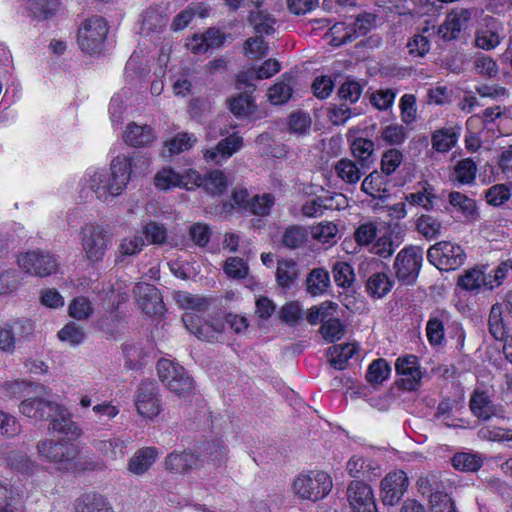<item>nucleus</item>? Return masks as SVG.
Returning <instances> with one entry per match:
<instances>
[{
  "label": "nucleus",
  "mask_w": 512,
  "mask_h": 512,
  "mask_svg": "<svg viewBox=\"0 0 512 512\" xmlns=\"http://www.w3.org/2000/svg\"><path fill=\"white\" fill-rule=\"evenodd\" d=\"M126 165L123 157H115L109 170L88 171L84 177V185L101 201L113 199L122 194L130 181Z\"/></svg>",
  "instance_id": "1"
},
{
  "label": "nucleus",
  "mask_w": 512,
  "mask_h": 512,
  "mask_svg": "<svg viewBox=\"0 0 512 512\" xmlns=\"http://www.w3.org/2000/svg\"><path fill=\"white\" fill-rule=\"evenodd\" d=\"M423 249L410 245L401 249L395 257L393 270L401 285H414L423 263Z\"/></svg>",
  "instance_id": "2"
},
{
  "label": "nucleus",
  "mask_w": 512,
  "mask_h": 512,
  "mask_svg": "<svg viewBox=\"0 0 512 512\" xmlns=\"http://www.w3.org/2000/svg\"><path fill=\"white\" fill-rule=\"evenodd\" d=\"M294 491L302 499L317 501L332 489V479L324 471H310L300 474L294 481Z\"/></svg>",
  "instance_id": "3"
},
{
  "label": "nucleus",
  "mask_w": 512,
  "mask_h": 512,
  "mask_svg": "<svg viewBox=\"0 0 512 512\" xmlns=\"http://www.w3.org/2000/svg\"><path fill=\"white\" fill-rule=\"evenodd\" d=\"M108 34V25L101 16L87 19L78 30V44L81 50L94 55L102 51L104 41Z\"/></svg>",
  "instance_id": "4"
},
{
  "label": "nucleus",
  "mask_w": 512,
  "mask_h": 512,
  "mask_svg": "<svg viewBox=\"0 0 512 512\" xmlns=\"http://www.w3.org/2000/svg\"><path fill=\"white\" fill-rule=\"evenodd\" d=\"M81 244L85 258L90 263L101 262L107 250L111 247V235L103 227L89 225L82 228Z\"/></svg>",
  "instance_id": "5"
},
{
  "label": "nucleus",
  "mask_w": 512,
  "mask_h": 512,
  "mask_svg": "<svg viewBox=\"0 0 512 512\" xmlns=\"http://www.w3.org/2000/svg\"><path fill=\"white\" fill-rule=\"evenodd\" d=\"M157 372L162 383L173 393L183 396L193 389V380L187 371L179 364L168 359H160Z\"/></svg>",
  "instance_id": "6"
},
{
  "label": "nucleus",
  "mask_w": 512,
  "mask_h": 512,
  "mask_svg": "<svg viewBox=\"0 0 512 512\" xmlns=\"http://www.w3.org/2000/svg\"><path fill=\"white\" fill-rule=\"evenodd\" d=\"M37 451L46 461L57 464L60 470L74 468V460L79 454V449L75 444L63 441L54 442L52 440L39 441Z\"/></svg>",
  "instance_id": "7"
},
{
  "label": "nucleus",
  "mask_w": 512,
  "mask_h": 512,
  "mask_svg": "<svg viewBox=\"0 0 512 512\" xmlns=\"http://www.w3.org/2000/svg\"><path fill=\"white\" fill-rule=\"evenodd\" d=\"M427 259L439 270L451 271L464 264L466 255L461 246L441 241L428 249Z\"/></svg>",
  "instance_id": "8"
},
{
  "label": "nucleus",
  "mask_w": 512,
  "mask_h": 512,
  "mask_svg": "<svg viewBox=\"0 0 512 512\" xmlns=\"http://www.w3.org/2000/svg\"><path fill=\"white\" fill-rule=\"evenodd\" d=\"M17 263L22 271L38 277L49 276L56 273L58 269V261L55 256L43 250L22 253L18 256Z\"/></svg>",
  "instance_id": "9"
},
{
  "label": "nucleus",
  "mask_w": 512,
  "mask_h": 512,
  "mask_svg": "<svg viewBox=\"0 0 512 512\" xmlns=\"http://www.w3.org/2000/svg\"><path fill=\"white\" fill-rule=\"evenodd\" d=\"M409 482L406 473L402 470H396L388 473L380 483V496L384 505L394 506L404 496Z\"/></svg>",
  "instance_id": "10"
},
{
  "label": "nucleus",
  "mask_w": 512,
  "mask_h": 512,
  "mask_svg": "<svg viewBox=\"0 0 512 512\" xmlns=\"http://www.w3.org/2000/svg\"><path fill=\"white\" fill-rule=\"evenodd\" d=\"M137 412L145 418L152 419L161 411L156 384L152 381H142L135 392Z\"/></svg>",
  "instance_id": "11"
},
{
  "label": "nucleus",
  "mask_w": 512,
  "mask_h": 512,
  "mask_svg": "<svg viewBox=\"0 0 512 512\" xmlns=\"http://www.w3.org/2000/svg\"><path fill=\"white\" fill-rule=\"evenodd\" d=\"M395 370L401 376L399 386L407 391L418 388L422 379V372L418 357L412 354L399 357L395 363Z\"/></svg>",
  "instance_id": "12"
},
{
  "label": "nucleus",
  "mask_w": 512,
  "mask_h": 512,
  "mask_svg": "<svg viewBox=\"0 0 512 512\" xmlns=\"http://www.w3.org/2000/svg\"><path fill=\"white\" fill-rule=\"evenodd\" d=\"M347 499L353 512H377L372 488L362 481H352L349 484Z\"/></svg>",
  "instance_id": "13"
},
{
  "label": "nucleus",
  "mask_w": 512,
  "mask_h": 512,
  "mask_svg": "<svg viewBox=\"0 0 512 512\" xmlns=\"http://www.w3.org/2000/svg\"><path fill=\"white\" fill-rule=\"evenodd\" d=\"M141 310L149 316H160L165 306L160 291L152 284L138 283L133 290Z\"/></svg>",
  "instance_id": "14"
},
{
  "label": "nucleus",
  "mask_w": 512,
  "mask_h": 512,
  "mask_svg": "<svg viewBox=\"0 0 512 512\" xmlns=\"http://www.w3.org/2000/svg\"><path fill=\"white\" fill-rule=\"evenodd\" d=\"M243 147V138L233 133L220 140L214 147L205 149L203 156L206 162L214 165H222L234 153Z\"/></svg>",
  "instance_id": "15"
},
{
  "label": "nucleus",
  "mask_w": 512,
  "mask_h": 512,
  "mask_svg": "<svg viewBox=\"0 0 512 512\" xmlns=\"http://www.w3.org/2000/svg\"><path fill=\"white\" fill-rule=\"evenodd\" d=\"M469 408L472 415L480 421H489L501 413V409L495 404L492 395L479 389H475L471 394Z\"/></svg>",
  "instance_id": "16"
},
{
  "label": "nucleus",
  "mask_w": 512,
  "mask_h": 512,
  "mask_svg": "<svg viewBox=\"0 0 512 512\" xmlns=\"http://www.w3.org/2000/svg\"><path fill=\"white\" fill-rule=\"evenodd\" d=\"M19 410L28 418L48 420L55 411H59V404L42 397H33L22 401Z\"/></svg>",
  "instance_id": "17"
},
{
  "label": "nucleus",
  "mask_w": 512,
  "mask_h": 512,
  "mask_svg": "<svg viewBox=\"0 0 512 512\" xmlns=\"http://www.w3.org/2000/svg\"><path fill=\"white\" fill-rule=\"evenodd\" d=\"M225 35L219 29L211 27L203 34H195L187 43L188 49L195 54H202L209 49L222 46L225 42Z\"/></svg>",
  "instance_id": "18"
},
{
  "label": "nucleus",
  "mask_w": 512,
  "mask_h": 512,
  "mask_svg": "<svg viewBox=\"0 0 512 512\" xmlns=\"http://www.w3.org/2000/svg\"><path fill=\"white\" fill-rule=\"evenodd\" d=\"M470 19V12L466 9L453 10L448 13L445 21L438 28V34L445 41L456 39L461 30Z\"/></svg>",
  "instance_id": "19"
},
{
  "label": "nucleus",
  "mask_w": 512,
  "mask_h": 512,
  "mask_svg": "<svg viewBox=\"0 0 512 512\" xmlns=\"http://www.w3.org/2000/svg\"><path fill=\"white\" fill-rule=\"evenodd\" d=\"M451 322V314L444 309H438L431 313L426 324V335L432 346H439L444 341L445 326Z\"/></svg>",
  "instance_id": "20"
},
{
  "label": "nucleus",
  "mask_w": 512,
  "mask_h": 512,
  "mask_svg": "<svg viewBox=\"0 0 512 512\" xmlns=\"http://www.w3.org/2000/svg\"><path fill=\"white\" fill-rule=\"evenodd\" d=\"M417 487L422 495L429 496L431 505L450 497L445 491V485L438 474L421 476L417 481Z\"/></svg>",
  "instance_id": "21"
},
{
  "label": "nucleus",
  "mask_w": 512,
  "mask_h": 512,
  "mask_svg": "<svg viewBox=\"0 0 512 512\" xmlns=\"http://www.w3.org/2000/svg\"><path fill=\"white\" fill-rule=\"evenodd\" d=\"M501 23L495 18L486 19V24L477 31L476 45L484 50H491L497 47L503 36Z\"/></svg>",
  "instance_id": "22"
},
{
  "label": "nucleus",
  "mask_w": 512,
  "mask_h": 512,
  "mask_svg": "<svg viewBox=\"0 0 512 512\" xmlns=\"http://www.w3.org/2000/svg\"><path fill=\"white\" fill-rule=\"evenodd\" d=\"M403 242L402 231L399 227L390 228L383 236L379 237L372 246V252L381 258L391 257L397 247Z\"/></svg>",
  "instance_id": "23"
},
{
  "label": "nucleus",
  "mask_w": 512,
  "mask_h": 512,
  "mask_svg": "<svg viewBox=\"0 0 512 512\" xmlns=\"http://www.w3.org/2000/svg\"><path fill=\"white\" fill-rule=\"evenodd\" d=\"M185 327L200 340L211 341L215 333H220L223 328L222 323L210 325L209 323L200 324V319L193 313H185L182 317Z\"/></svg>",
  "instance_id": "24"
},
{
  "label": "nucleus",
  "mask_w": 512,
  "mask_h": 512,
  "mask_svg": "<svg viewBox=\"0 0 512 512\" xmlns=\"http://www.w3.org/2000/svg\"><path fill=\"white\" fill-rule=\"evenodd\" d=\"M156 139L154 130L144 124L138 125L130 123L124 133V141L133 147H146L151 145Z\"/></svg>",
  "instance_id": "25"
},
{
  "label": "nucleus",
  "mask_w": 512,
  "mask_h": 512,
  "mask_svg": "<svg viewBox=\"0 0 512 512\" xmlns=\"http://www.w3.org/2000/svg\"><path fill=\"white\" fill-rule=\"evenodd\" d=\"M394 280L385 272L372 273L366 280L365 289L373 299L385 297L393 288Z\"/></svg>",
  "instance_id": "26"
},
{
  "label": "nucleus",
  "mask_w": 512,
  "mask_h": 512,
  "mask_svg": "<svg viewBox=\"0 0 512 512\" xmlns=\"http://www.w3.org/2000/svg\"><path fill=\"white\" fill-rule=\"evenodd\" d=\"M366 169L362 168L361 164L358 166L356 162L348 158H341L333 165L336 176L348 185L357 184L365 174Z\"/></svg>",
  "instance_id": "27"
},
{
  "label": "nucleus",
  "mask_w": 512,
  "mask_h": 512,
  "mask_svg": "<svg viewBox=\"0 0 512 512\" xmlns=\"http://www.w3.org/2000/svg\"><path fill=\"white\" fill-rule=\"evenodd\" d=\"M92 446L103 457L112 461L122 459L126 454V442L119 437L94 439Z\"/></svg>",
  "instance_id": "28"
},
{
  "label": "nucleus",
  "mask_w": 512,
  "mask_h": 512,
  "mask_svg": "<svg viewBox=\"0 0 512 512\" xmlns=\"http://www.w3.org/2000/svg\"><path fill=\"white\" fill-rule=\"evenodd\" d=\"M305 286L311 296L323 295L330 287L329 272L323 267L312 269L306 277Z\"/></svg>",
  "instance_id": "29"
},
{
  "label": "nucleus",
  "mask_w": 512,
  "mask_h": 512,
  "mask_svg": "<svg viewBox=\"0 0 512 512\" xmlns=\"http://www.w3.org/2000/svg\"><path fill=\"white\" fill-rule=\"evenodd\" d=\"M49 419L51 420L50 429L53 431L72 437L80 435V429L63 406L59 405V411H55L54 415Z\"/></svg>",
  "instance_id": "30"
},
{
  "label": "nucleus",
  "mask_w": 512,
  "mask_h": 512,
  "mask_svg": "<svg viewBox=\"0 0 512 512\" xmlns=\"http://www.w3.org/2000/svg\"><path fill=\"white\" fill-rule=\"evenodd\" d=\"M448 202L449 205L444 207L445 212H449V207L451 206L466 218H474L477 215L476 201L461 192H450L448 194Z\"/></svg>",
  "instance_id": "31"
},
{
  "label": "nucleus",
  "mask_w": 512,
  "mask_h": 512,
  "mask_svg": "<svg viewBox=\"0 0 512 512\" xmlns=\"http://www.w3.org/2000/svg\"><path fill=\"white\" fill-rule=\"evenodd\" d=\"M299 276L297 263L292 259H282L277 262L276 281L282 289H290Z\"/></svg>",
  "instance_id": "32"
},
{
  "label": "nucleus",
  "mask_w": 512,
  "mask_h": 512,
  "mask_svg": "<svg viewBox=\"0 0 512 512\" xmlns=\"http://www.w3.org/2000/svg\"><path fill=\"white\" fill-rule=\"evenodd\" d=\"M157 451L153 447L138 450L129 460L128 469L131 473L141 475L145 473L155 462Z\"/></svg>",
  "instance_id": "33"
},
{
  "label": "nucleus",
  "mask_w": 512,
  "mask_h": 512,
  "mask_svg": "<svg viewBox=\"0 0 512 512\" xmlns=\"http://www.w3.org/2000/svg\"><path fill=\"white\" fill-rule=\"evenodd\" d=\"M199 458L192 452L170 453L165 460L167 469L175 472H186L197 467Z\"/></svg>",
  "instance_id": "34"
},
{
  "label": "nucleus",
  "mask_w": 512,
  "mask_h": 512,
  "mask_svg": "<svg viewBox=\"0 0 512 512\" xmlns=\"http://www.w3.org/2000/svg\"><path fill=\"white\" fill-rule=\"evenodd\" d=\"M74 512H112L103 496L87 493L77 499Z\"/></svg>",
  "instance_id": "35"
},
{
  "label": "nucleus",
  "mask_w": 512,
  "mask_h": 512,
  "mask_svg": "<svg viewBox=\"0 0 512 512\" xmlns=\"http://www.w3.org/2000/svg\"><path fill=\"white\" fill-rule=\"evenodd\" d=\"M293 77L287 74L282 75V79L275 83L268 91V99L273 105H282L292 97L293 89L291 82Z\"/></svg>",
  "instance_id": "36"
},
{
  "label": "nucleus",
  "mask_w": 512,
  "mask_h": 512,
  "mask_svg": "<svg viewBox=\"0 0 512 512\" xmlns=\"http://www.w3.org/2000/svg\"><path fill=\"white\" fill-rule=\"evenodd\" d=\"M439 199L440 197L434 193V188L431 185H426L422 190L409 193L405 196V200L409 204L421 206L426 211L434 210Z\"/></svg>",
  "instance_id": "37"
},
{
  "label": "nucleus",
  "mask_w": 512,
  "mask_h": 512,
  "mask_svg": "<svg viewBox=\"0 0 512 512\" xmlns=\"http://www.w3.org/2000/svg\"><path fill=\"white\" fill-rule=\"evenodd\" d=\"M248 20L253 26L254 32L260 36L271 35L275 31L276 19L264 10L251 11Z\"/></svg>",
  "instance_id": "38"
},
{
  "label": "nucleus",
  "mask_w": 512,
  "mask_h": 512,
  "mask_svg": "<svg viewBox=\"0 0 512 512\" xmlns=\"http://www.w3.org/2000/svg\"><path fill=\"white\" fill-rule=\"evenodd\" d=\"M458 141V134L453 128H443L433 132L431 136L432 148L439 153L450 151Z\"/></svg>",
  "instance_id": "39"
},
{
  "label": "nucleus",
  "mask_w": 512,
  "mask_h": 512,
  "mask_svg": "<svg viewBox=\"0 0 512 512\" xmlns=\"http://www.w3.org/2000/svg\"><path fill=\"white\" fill-rule=\"evenodd\" d=\"M167 24V18L156 9H148L142 15L141 33L149 35L161 32Z\"/></svg>",
  "instance_id": "40"
},
{
  "label": "nucleus",
  "mask_w": 512,
  "mask_h": 512,
  "mask_svg": "<svg viewBox=\"0 0 512 512\" xmlns=\"http://www.w3.org/2000/svg\"><path fill=\"white\" fill-rule=\"evenodd\" d=\"M452 466L459 471L463 472H476L482 465V458L470 452H458L451 458Z\"/></svg>",
  "instance_id": "41"
},
{
  "label": "nucleus",
  "mask_w": 512,
  "mask_h": 512,
  "mask_svg": "<svg viewBox=\"0 0 512 512\" xmlns=\"http://www.w3.org/2000/svg\"><path fill=\"white\" fill-rule=\"evenodd\" d=\"M488 328L490 334L496 340L506 339L507 331L503 319V307L499 303H496L491 307L488 318Z\"/></svg>",
  "instance_id": "42"
},
{
  "label": "nucleus",
  "mask_w": 512,
  "mask_h": 512,
  "mask_svg": "<svg viewBox=\"0 0 512 512\" xmlns=\"http://www.w3.org/2000/svg\"><path fill=\"white\" fill-rule=\"evenodd\" d=\"M388 183L387 176L377 170L367 175L362 184L361 190L373 197L374 199L380 198L379 193L385 191V186Z\"/></svg>",
  "instance_id": "43"
},
{
  "label": "nucleus",
  "mask_w": 512,
  "mask_h": 512,
  "mask_svg": "<svg viewBox=\"0 0 512 512\" xmlns=\"http://www.w3.org/2000/svg\"><path fill=\"white\" fill-rule=\"evenodd\" d=\"M408 138L407 129L398 123L389 124L381 128L379 139L389 146H399Z\"/></svg>",
  "instance_id": "44"
},
{
  "label": "nucleus",
  "mask_w": 512,
  "mask_h": 512,
  "mask_svg": "<svg viewBox=\"0 0 512 512\" xmlns=\"http://www.w3.org/2000/svg\"><path fill=\"white\" fill-rule=\"evenodd\" d=\"M476 173V163L471 158H465L455 165L453 177L459 184L468 185L475 181Z\"/></svg>",
  "instance_id": "45"
},
{
  "label": "nucleus",
  "mask_w": 512,
  "mask_h": 512,
  "mask_svg": "<svg viewBox=\"0 0 512 512\" xmlns=\"http://www.w3.org/2000/svg\"><path fill=\"white\" fill-rule=\"evenodd\" d=\"M331 353L330 363L331 365L338 370L345 369L347 362L353 355L356 353L357 348L354 344H342V345H334L329 348Z\"/></svg>",
  "instance_id": "46"
},
{
  "label": "nucleus",
  "mask_w": 512,
  "mask_h": 512,
  "mask_svg": "<svg viewBox=\"0 0 512 512\" xmlns=\"http://www.w3.org/2000/svg\"><path fill=\"white\" fill-rule=\"evenodd\" d=\"M275 204V197L272 194L264 193L262 195H254L251 197L250 204L247 206L246 213L251 215L265 217L271 212Z\"/></svg>",
  "instance_id": "47"
},
{
  "label": "nucleus",
  "mask_w": 512,
  "mask_h": 512,
  "mask_svg": "<svg viewBox=\"0 0 512 512\" xmlns=\"http://www.w3.org/2000/svg\"><path fill=\"white\" fill-rule=\"evenodd\" d=\"M351 150L355 158L362 165V168H368L372 162L370 159L374 152V142L366 138H356L351 145Z\"/></svg>",
  "instance_id": "48"
},
{
  "label": "nucleus",
  "mask_w": 512,
  "mask_h": 512,
  "mask_svg": "<svg viewBox=\"0 0 512 512\" xmlns=\"http://www.w3.org/2000/svg\"><path fill=\"white\" fill-rule=\"evenodd\" d=\"M227 178L223 171L212 170L202 178V186L212 195H220L227 189Z\"/></svg>",
  "instance_id": "49"
},
{
  "label": "nucleus",
  "mask_w": 512,
  "mask_h": 512,
  "mask_svg": "<svg viewBox=\"0 0 512 512\" xmlns=\"http://www.w3.org/2000/svg\"><path fill=\"white\" fill-rule=\"evenodd\" d=\"M29 10L34 18L46 20L51 18L59 7V0H28Z\"/></svg>",
  "instance_id": "50"
},
{
  "label": "nucleus",
  "mask_w": 512,
  "mask_h": 512,
  "mask_svg": "<svg viewBox=\"0 0 512 512\" xmlns=\"http://www.w3.org/2000/svg\"><path fill=\"white\" fill-rule=\"evenodd\" d=\"M390 373L391 367L388 362L383 358H379L369 365L366 373V380L368 383L373 385L382 384L388 379Z\"/></svg>",
  "instance_id": "51"
},
{
  "label": "nucleus",
  "mask_w": 512,
  "mask_h": 512,
  "mask_svg": "<svg viewBox=\"0 0 512 512\" xmlns=\"http://www.w3.org/2000/svg\"><path fill=\"white\" fill-rule=\"evenodd\" d=\"M117 157H123L126 160V171L129 174V180L133 175L137 176L145 173L150 166V158L143 152H134L131 156L118 155Z\"/></svg>",
  "instance_id": "52"
},
{
  "label": "nucleus",
  "mask_w": 512,
  "mask_h": 512,
  "mask_svg": "<svg viewBox=\"0 0 512 512\" xmlns=\"http://www.w3.org/2000/svg\"><path fill=\"white\" fill-rule=\"evenodd\" d=\"M308 231L300 225H291L285 229L282 244L289 249L301 247L307 240Z\"/></svg>",
  "instance_id": "53"
},
{
  "label": "nucleus",
  "mask_w": 512,
  "mask_h": 512,
  "mask_svg": "<svg viewBox=\"0 0 512 512\" xmlns=\"http://www.w3.org/2000/svg\"><path fill=\"white\" fill-rule=\"evenodd\" d=\"M441 222L431 215H421L416 221L417 231L427 240L437 238L441 233Z\"/></svg>",
  "instance_id": "54"
},
{
  "label": "nucleus",
  "mask_w": 512,
  "mask_h": 512,
  "mask_svg": "<svg viewBox=\"0 0 512 512\" xmlns=\"http://www.w3.org/2000/svg\"><path fill=\"white\" fill-rule=\"evenodd\" d=\"M338 304L333 301H324L319 305L312 306L309 313L306 316L308 323L316 325L319 322L326 321V318H330L337 310Z\"/></svg>",
  "instance_id": "55"
},
{
  "label": "nucleus",
  "mask_w": 512,
  "mask_h": 512,
  "mask_svg": "<svg viewBox=\"0 0 512 512\" xmlns=\"http://www.w3.org/2000/svg\"><path fill=\"white\" fill-rule=\"evenodd\" d=\"M484 279L485 271L473 268L460 276L457 284L464 290L478 292L483 287Z\"/></svg>",
  "instance_id": "56"
},
{
  "label": "nucleus",
  "mask_w": 512,
  "mask_h": 512,
  "mask_svg": "<svg viewBox=\"0 0 512 512\" xmlns=\"http://www.w3.org/2000/svg\"><path fill=\"white\" fill-rule=\"evenodd\" d=\"M345 332L344 325L338 318L330 317L324 321L320 327V333L328 343H334L340 340Z\"/></svg>",
  "instance_id": "57"
},
{
  "label": "nucleus",
  "mask_w": 512,
  "mask_h": 512,
  "mask_svg": "<svg viewBox=\"0 0 512 512\" xmlns=\"http://www.w3.org/2000/svg\"><path fill=\"white\" fill-rule=\"evenodd\" d=\"M335 283L342 288L350 287L355 279L352 266L346 262H336L332 269Z\"/></svg>",
  "instance_id": "58"
},
{
  "label": "nucleus",
  "mask_w": 512,
  "mask_h": 512,
  "mask_svg": "<svg viewBox=\"0 0 512 512\" xmlns=\"http://www.w3.org/2000/svg\"><path fill=\"white\" fill-rule=\"evenodd\" d=\"M196 141L194 134L180 132L166 142V147L171 154H179L193 147Z\"/></svg>",
  "instance_id": "59"
},
{
  "label": "nucleus",
  "mask_w": 512,
  "mask_h": 512,
  "mask_svg": "<svg viewBox=\"0 0 512 512\" xmlns=\"http://www.w3.org/2000/svg\"><path fill=\"white\" fill-rule=\"evenodd\" d=\"M403 162V154L400 150L390 148L381 157V172L385 176H391Z\"/></svg>",
  "instance_id": "60"
},
{
  "label": "nucleus",
  "mask_w": 512,
  "mask_h": 512,
  "mask_svg": "<svg viewBox=\"0 0 512 512\" xmlns=\"http://www.w3.org/2000/svg\"><path fill=\"white\" fill-rule=\"evenodd\" d=\"M229 108L236 117H246L253 111L254 101L248 93H243L230 100Z\"/></svg>",
  "instance_id": "61"
},
{
  "label": "nucleus",
  "mask_w": 512,
  "mask_h": 512,
  "mask_svg": "<svg viewBox=\"0 0 512 512\" xmlns=\"http://www.w3.org/2000/svg\"><path fill=\"white\" fill-rule=\"evenodd\" d=\"M145 246V242L142 236L133 235L125 237L121 240L118 252L121 257L134 256L139 254Z\"/></svg>",
  "instance_id": "62"
},
{
  "label": "nucleus",
  "mask_w": 512,
  "mask_h": 512,
  "mask_svg": "<svg viewBox=\"0 0 512 512\" xmlns=\"http://www.w3.org/2000/svg\"><path fill=\"white\" fill-rule=\"evenodd\" d=\"M474 68L478 74L489 78L496 77L499 71L496 61L492 57L482 53L476 56Z\"/></svg>",
  "instance_id": "63"
},
{
  "label": "nucleus",
  "mask_w": 512,
  "mask_h": 512,
  "mask_svg": "<svg viewBox=\"0 0 512 512\" xmlns=\"http://www.w3.org/2000/svg\"><path fill=\"white\" fill-rule=\"evenodd\" d=\"M362 93V86L354 79L347 78L340 86L338 96L341 100L353 104L358 101Z\"/></svg>",
  "instance_id": "64"
}]
</instances>
